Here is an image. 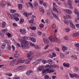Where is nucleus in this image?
Segmentation results:
<instances>
[{
  "instance_id": "1",
  "label": "nucleus",
  "mask_w": 79,
  "mask_h": 79,
  "mask_svg": "<svg viewBox=\"0 0 79 79\" xmlns=\"http://www.w3.org/2000/svg\"><path fill=\"white\" fill-rule=\"evenodd\" d=\"M27 37L26 36L23 38V40L21 42V45L23 49H26V48H29L30 47L29 42L27 41Z\"/></svg>"
},
{
  "instance_id": "2",
  "label": "nucleus",
  "mask_w": 79,
  "mask_h": 79,
  "mask_svg": "<svg viewBox=\"0 0 79 79\" xmlns=\"http://www.w3.org/2000/svg\"><path fill=\"white\" fill-rule=\"evenodd\" d=\"M49 39L50 41V42H57L58 41V40L56 38V37L55 38H49Z\"/></svg>"
},
{
  "instance_id": "3",
  "label": "nucleus",
  "mask_w": 79,
  "mask_h": 79,
  "mask_svg": "<svg viewBox=\"0 0 79 79\" xmlns=\"http://www.w3.org/2000/svg\"><path fill=\"white\" fill-rule=\"evenodd\" d=\"M69 76L72 78L74 77H75L76 78H78V75L76 73L74 74H72L71 73H69Z\"/></svg>"
},
{
  "instance_id": "4",
  "label": "nucleus",
  "mask_w": 79,
  "mask_h": 79,
  "mask_svg": "<svg viewBox=\"0 0 79 79\" xmlns=\"http://www.w3.org/2000/svg\"><path fill=\"white\" fill-rule=\"evenodd\" d=\"M34 54L32 52H30L29 53L27 54V57L29 58V57H31V56H34Z\"/></svg>"
},
{
  "instance_id": "5",
  "label": "nucleus",
  "mask_w": 79,
  "mask_h": 79,
  "mask_svg": "<svg viewBox=\"0 0 79 79\" xmlns=\"http://www.w3.org/2000/svg\"><path fill=\"white\" fill-rule=\"evenodd\" d=\"M69 23H70V25L72 28H73V29H75V26L73 24V22H72V20H70L69 21Z\"/></svg>"
},
{
  "instance_id": "6",
  "label": "nucleus",
  "mask_w": 79,
  "mask_h": 79,
  "mask_svg": "<svg viewBox=\"0 0 79 79\" xmlns=\"http://www.w3.org/2000/svg\"><path fill=\"white\" fill-rule=\"evenodd\" d=\"M68 4L71 9H73V7H72V2L71 1L68 0Z\"/></svg>"
},
{
  "instance_id": "7",
  "label": "nucleus",
  "mask_w": 79,
  "mask_h": 79,
  "mask_svg": "<svg viewBox=\"0 0 79 79\" xmlns=\"http://www.w3.org/2000/svg\"><path fill=\"white\" fill-rule=\"evenodd\" d=\"M53 10H54V11H56V12L60 14L61 13L59 9H56V8L55 7H53Z\"/></svg>"
},
{
  "instance_id": "8",
  "label": "nucleus",
  "mask_w": 79,
  "mask_h": 79,
  "mask_svg": "<svg viewBox=\"0 0 79 79\" xmlns=\"http://www.w3.org/2000/svg\"><path fill=\"white\" fill-rule=\"evenodd\" d=\"M43 74H46L47 73H48V68H47L46 69H45L43 71Z\"/></svg>"
},
{
  "instance_id": "9",
  "label": "nucleus",
  "mask_w": 79,
  "mask_h": 79,
  "mask_svg": "<svg viewBox=\"0 0 79 79\" xmlns=\"http://www.w3.org/2000/svg\"><path fill=\"white\" fill-rule=\"evenodd\" d=\"M20 32H21V34H26V31L24 29H23V30L21 29L20 30Z\"/></svg>"
},
{
  "instance_id": "10",
  "label": "nucleus",
  "mask_w": 79,
  "mask_h": 79,
  "mask_svg": "<svg viewBox=\"0 0 79 79\" xmlns=\"http://www.w3.org/2000/svg\"><path fill=\"white\" fill-rule=\"evenodd\" d=\"M43 40L44 43L47 44H49L50 42H49V41L47 39H43Z\"/></svg>"
},
{
  "instance_id": "11",
  "label": "nucleus",
  "mask_w": 79,
  "mask_h": 79,
  "mask_svg": "<svg viewBox=\"0 0 79 79\" xmlns=\"http://www.w3.org/2000/svg\"><path fill=\"white\" fill-rule=\"evenodd\" d=\"M6 4V2H5L2 1L1 4V7H3V6H5Z\"/></svg>"
},
{
  "instance_id": "12",
  "label": "nucleus",
  "mask_w": 79,
  "mask_h": 79,
  "mask_svg": "<svg viewBox=\"0 0 79 79\" xmlns=\"http://www.w3.org/2000/svg\"><path fill=\"white\" fill-rule=\"evenodd\" d=\"M39 9H40L41 12H42L43 13H44V10L43 9V8L42 6H40L39 7Z\"/></svg>"
},
{
  "instance_id": "13",
  "label": "nucleus",
  "mask_w": 79,
  "mask_h": 79,
  "mask_svg": "<svg viewBox=\"0 0 79 79\" xmlns=\"http://www.w3.org/2000/svg\"><path fill=\"white\" fill-rule=\"evenodd\" d=\"M33 21H34V19H32L31 20H30L29 22V23L32 24H31V26H34L35 24L34 23V22H33Z\"/></svg>"
},
{
  "instance_id": "14",
  "label": "nucleus",
  "mask_w": 79,
  "mask_h": 79,
  "mask_svg": "<svg viewBox=\"0 0 79 79\" xmlns=\"http://www.w3.org/2000/svg\"><path fill=\"white\" fill-rule=\"evenodd\" d=\"M79 35V34L78 33H76L73 35V37H77Z\"/></svg>"
},
{
  "instance_id": "15",
  "label": "nucleus",
  "mask_w": 79,
  "mask_h": 79,
  "mask_svg": "<svg viewBox=\"0 0 79 79\" xmlns=\"http://www.w3.org/2000/svg\"><path fill=\"white\" fill-rule=\"evenodd\" d=\"M47 62L48 63L50 64H52L53 63V61H52V60L51 59L48 60L47 61Z\"/></svg>"
},
{
  "instance_id": "16",
  "label": "nucleus",
  "mask_w": 79,
  "mask_h": 79,
  "mask_svg": "<svg viewBox=\"0 0 79 79\" xmlns=\"http://www.w3.org/2000/svg\"><path fill=\"white\" fill-rule=\"evenodd\" d=\"M74 13L76 15H77V16H78V15H79V12L77 9H75L74 10Z\"/></svg>"
},
{
  "instance_id": "17",
  "label": "nucleus",
  "mask_w": 79,
  "mask_h": 79,
  "mask_svg": "<svg viewBox=\"0 0 79 79\" xmlns=\"http://www.w3.org/2000/svg\"><path fill=\"white\" fill-rule=\"evenodd\" d=\"M63 65L65 66V67H67V68H69V64L68 63V64H66V63H63Z\"/></svg>"
},
{
  "instance_id": "18",
  "label": "nucleus",
  "mask_w": 79,
  "mask_h": 79,
  "mask_svg": "<svg viewBox=\"0 0 79 79\" xmlns=\"http://www.w3.org/2000/svg\"><path fill=\"white\" fill-rule=\"evenodd\" d=\"M32 58H31L30 59L26 60L25 61L26 64H28V63H29V62L31 61V60H32Z\"/></svg>"
},
{
  "instance_id": "19",
  "label": "nucleus",
  "mask_w": 79,
  "mask_h": 79,
  "mask_svg": "<svg viewBox=\"0 0 79 79\" xmlns=\"http://www.w3.org/2000/svg\"><path fill=\"white\" fill-rule=\"evenodd\" d=\"M48 70L49 73H53V72H54L55 71L54 70H51V69H50V68H48Z\"/></svg>"
},
{
  "instance_id": "20",
  "label": "nucleus",
  "mask_w": 79,
  "mask_h": 79,
  "mask_svg": "<svg viewBox=\"0 0 79 79\" xmlns=\"http://www.w3.org/2000/svg\"><path fill=\"white\" fill-rule=\"evenodd\" d=\"M29 29H32V30H36V29L37 28H36V27L35 26V27H29Z\"/></svg>"
},
{
  "instance_id": "21",
  "label": "nucleus",
  "mask_w": 79,
  "mask_h": 79,
  "mask_svg": "<svg viewBox=\"0 0 79 79\" xmlns=\"http://www.w3.org/2000/svg\"><path fill=\"white\" fill-rule=\"evenodd\" d=\"M38 68H39V70L40 71H41L44 69V67L43 66L42 67L40 66Z\"/></svg>"
},
{
  "instance_id": "22",
  "label": "nucleus",
  "mask_w": 79,
  "mask_h": 79,
  "mask_svg": "<svg viewBox=\"0 0 79 79\" xmlns=\"http://www.w3.org/2000/svg\"><path fill=\"white\" fill-rule=\"evenodd\" d=\"M65 11H66L67 13H68L69 14H71V13H72V11H71V10L69 9H66L65 10Z\"/></svg>"
},
{
  "instance_id": "23",
  "label": "nucleus",
  "mask_w": 79,
  "mask_h": 79,
  "mask_svg": "<svg viewBox=\"0 0 79 79\" xmlns=\"http://www.w3.org/2000/svg\"><path fill=\"white\" fill-rule=\"evenodd\" d=\"M32 73V71L29 70L26 73V74L28 76L29 75V74H30V73Z\"/></svg>"
},
{
  "instance_id": "24",
  "label": "nucleus",
  "mask_w": 79,
  "mask_h": 79,
  "mask_svg": "<svg viewBox=\"0 0 79 79\" xmlns=\"http://www.w3.org/2000/svg\"><path fill=\"white\" fill-rule=\"evenodd\" d=\"M62 49L64 51H65L68 49V48H67V47H65L64 46L62 47Z\"/></svg>"
},
{
  "instance_id": "25",
  "label": "nucleus",
  "mask_w": 79,
  "mask_h": 79,
  "mask_svg": "<svg viewBox=\"0 0 79 79\" xmlns=\"http://www.w3.org/2000/svg\"><path fill=\"white\" fill-rule=\"evenodd\" d=\"M31 41L33 42H35L36 41V40L34 38V37H32L31 39Z\"/></svg>"
},
{
  "instance_id": "26",
  "label": "nucleus",
  "mask_w": 79,
  "mask_h": 79,
  "mask_svg": "<svg viewBox=\"0 0 79 79\" xmlns=\"http://www.w3.org/2000/svg\"><path fill=\"white\" fill-rule=\"evenodd\" d=\"M42 61V60L40 59H39L37 60H36L35 62L36 63V64H38L39 63V62H40Z\"/></svg>"
},
{
  "instance_id": "27",
  "label": "nucleus",
  "mask_w": 79,
  "mask_h": 79,
  "mask_svg": "<svg viewBox=\"0 0 79 79\" xmlns=\"http://www.w3.org/2000/svg\"><path fill=\"white\" fill-rule=\"evenodd\" d=\"M6 25V23L5 22H3L2 24V27H5Z\"/></svg>"
},
{
  "instance_id": "28",
  "label": "nucleus",
  "mask_w": 79,
  "mask_h": 79,
  "mask_svg": "<svg viewBox=\"0 0 79 79\" xmlns=\"http://www.w3.org/2000/svg\"><path fill=\"white\" fill-rule=\"evenodd\" d=\"M22 6H23L22 4H19L18 5V8L19 10H21L22 9Z\"/></svg>"
},
{
  "instance_id": "29",
  "label": "nucleus",
  "mask_w": 79,
  "mask_h": 79,
  "mask_svg": "<svg viewBox=\"0 0 79 79\" xmlns=\"http://www.w3.org/2000/svg\"><path fill=\"white\" fill-rule=\"evenodd\" d=\"M71 57L72 58H73L74 59V60H77V56H73V55H72Z\"/></svg>"
},
{
  "instance_id": "30",
  "label": "nucleus",
  "mask_w": 79,
  "mask_h": 79,
  "mask_svg": "<svg viewBox=\"0 0 79 79\" xmlns=\"http://www.w3.org/2000/svg\"><path fill=\"white\" fill-rule=\"evenodd\" d=\"M16 11V10H13L12 9H11L10 10V13H15Z\"/></svg>"
},
{
  "instance_id": "31",
  "label": "nucleus",
  "mask_w": 79,
  "mask_h": 79,
  "mask_svg": "<svg viewBox=\"0 0 79 79\" xmlns=\"http://www.w3.org/2000/svg\"><path fill=\"white\" fill-rule=\"evenodd\" d=\"M6 31H7V28L5 29L4 30H2V33H5L6 32Z\"/></svg>"
},
{
  "instance_id": "32",
  "label": "nucleus",
  "mask_w": 79,
  "mask_h": 79,
  "mask_svg": "<svg viewBox=\"0 0 79 79\" xmlns=\"http://www.w3.org/2000/svg\"><path fill=\"white\" fill-rule=\"evenodd\" d=\"M38 6V4L37 2H35L34 3V6L35 8H36Z\"/></svg>"
},
{
  "instance_id": "33",
  "label": "nucleus",
  "mask_w": 79,
  "mask_h": 79,
  "mask_svg": "<svg viewBox=\"0 0 79 79\" xmlns=\"http://www.w3.org/2000/svg\"><path fill=\"white\" fill-rule=\"evenodd\" d=\"M15 64V62H14V61H12L10 63V65L11 66H13Z\"/></svg>"
},
{
  "instance_id": "34",
  "label": "nucleus",
  "mask_w": 79,
  "mask_h": 79,
  "mask_svg": "<svg viewBox=\"0 0 79 79\" xmlns=\"http://www.w3.org/2000/svg\"><path fill=\"white\" fill-rule=\"evenodd\" d=\"M14 19L15 21H19V18L17 17H15Z\"/></svg>"
},
{
  "instance_id": "35",
  "label": "nucleus",
  "mask_w": 79,
  "mask_h": 79,
  "mask_svg": "<svg viewBox=\"0 0 79 79\" xmlns=\"http://www.w3.org/2000/svg\"><path fill=\"white\" fill-rule=\"evenodd\" d=\"M65 29L66 32H69L70 31V29L69 28H66Z\"/></svg>"
},
{
  "instance_id": "36",
  "label": "nucleus",
  "mask_w": 79,
  "mask_h": 79,
  "mask_svg": "<svg viewBox=\"0 0 79 79\" xmlns=\"http://www.w3.org/2000/svg\"><path fill=\"white\" fill-rule=\"evenodd\" d=\"M5 45H6V44L5 43H3L2 45V48L3 49L4 48H5Z\"/></svg>"
},
{
  "instance_id": "37",
  "label": "nucleus",
  "mask_w": 79,
  "mask_h": 79,
  "mask_svg": "<svg viewBox=\"0 0 79 79\" xmlns=\"http://www.w3.org/2000/svg\"><path fill=\"white\" fill-rule=\"evenodd\" d=\"M19 56V54H16L14 56L15 58H17V57H18Z\"/></svg>"
},
{
  "instance_id": "38",
  "label": "nucleus",
  "mask_w": 79,
  "mask_h": 79,
  "mask_svg": "<svg viewBox=\"0 0 79 79\" xmlns=\"http://www.w3.org/2000/svg\"><path fill=\"white\" fill-rule=\"evenodd\" d=\"M35 48H36V49H39V47L37 45H35Z\"/></svg>"
},
{
  "instance_id": "39",
  "label": "nucleus",
  "mask_w": 79,
  "mask_h": 79,
  "mask_svg": "<svg viewBox=\"0 0 79 79\" xmlns=\"http://www.w3.org/2000/svg\"><path fill=\"white\" fill-rule=\"evenodd\" d=\"M29 5H30V6H31V8H33V6L32 5V3H31V2H29L28 3Z\"/></svg>"
},
{
  "instance_id": "40",
  "label": "nucleus",
  "mask_w": 79,
  "mask_h": 79,
  "mask_svg": "<svg viewBox=\"0 0 79 79\" xmlns=\"http://www.w3.org/2000/svg\"><path fill=\"white\" fill-rule=\"evenodd\" d=\"M23 69V67H22L21 66L18 67L17 68V69H19V70L21 69Z\"/></svg>"
},
{
  "instance_id": "41",
  "label": "nucleus",
  "mask_w": 79,
  "mask_h": 79,
  "mask_svg": "<svg viewBox=\"0 0 79 79\" xmlns=\"http://www.w3.org/2000/svg\"><path fill=\"white\" fill-rule=\"evenodd\" d=\"M64 22L66 24H69V21L68 20H65Z\"/></svg>"
},
{
  "instance_id": "42",
  "label": "nucleus",
  "mask_w": 79,
  "mask_h": 79,
  "mask_svg": "<svg viewBox=\"0 0 79 79\" xmlns=\"http://www.w3.org/2000/svg\"><path fill=\"white\" fill-rule=\"evenodd\" d=\"M44 26V24H40L39 25V26L41 28H42V27H43Z\"/></svg>"
},
{
  "instance_id": "43",
  "label": "nucleus",
  "mask_w": 79,
  "mask_h": 79,
  "mask_svg": "<svg viewBox=\"0 0 79 79\" xmlns=\"http://www.w3.org/2000/svg\"><path fill=\"white\" fill-rule=\"evenodd\" d=\"M77 18H78V19H76L75 20V22H77V21L79 20V15L77 16Z\"/></svg>"
},
{
  "instance_id": "44",
  "label": "nucleus",
  "mask_w": 79,
  "mask_h": 79,
  "mask_svg": "<svg viewBox=\"0 0 79 79\" xmlns=\"http://www.w3.org/2000/svg\"><path fill=\"white\" fill-rule=\"evenodd\" d=\"M44 77L45 79H50V78H49V77L47 75H46L45 76H44Z\"/></svg>"
},
{
  "instance_id": "45",
  "label": "nucleus",
  "mask_w": 79,
  "mask_h": 79,
  "mask_svg": "<svg viewBox=\"0 0 79 79\" xmlns=\"http://www.w3.org/2000/svg\"><path fill=\"white\" fill-rule=\"evenodd\" d=\"M47 60H42L43 63H44V64H45L46 63H47Z\"/></svg>"
},
{
  "instance_id": "46",
  "label": "nucleus",
  "mask_w": 79,
  "mask_h": 79,
  "mask_svg": "<svg viewBox=\"0 0 79 79\" xmlns=\"http://www.w3.org/2000/svg\"><path fill=\"white\" fill-rule=\"evenodd\" d=\"M74 70H75V72H76V71L77 72L78 71V68L77 67H76L74 68Z\"/></svg>"
},
{
  "instance_id": "47",
  "label": "nucleus",
  "mask_w": 79,
  "mask_h": 79,
  "mask_svg": "<svg viewBox=\"0 0 79 79\" xmlns=\"http://www.w3.org/2000/svg\"><path fill=\"white\" fill-rule=\"evenodd\" d=\"M60 56L62 58H64V56L62 53L60 54Z\"/></svg>"
},
{
  "instance_id": "48",
  "label": "nucleus",
  "mask_w": 79,
  "mask_h": 79,
  "mask_svg": "<svg viewBox=\"0 0 79 79\" xmlns=\"http://www.w3.org/2000/svg\"><path fill=\"white\" fill-rule=\"evenodd\" d=\"M52 54L53 57H55L56 56V54H55V53L53 52Z\"/></svg>"
},
{
  "instance_id": "49",
  "label": "nucleus",
  "mask_w": 79,
  "mask_h": 79,
  "mask_svg": "<svg viewBox=\"0 0 79 79\" xmlns=\"http://www.w3.org/2000/svg\"><path fill=\"white\" fill-rule=\"evenodd\" d=\"M20 23H23L24 22V19H21L20 21Z\"/></svg>"
},
{
  "instance_id": "50",
  "label": "nucleus",
  "mask_w": 79,
  "mask_h": 79,
  "mask_svg": "<svg viewBox=\"0 0 79 79\" xmlns=\"http://www.w3.org/2000/svg\"><path fill=\"white\" fill-rule=\"evenodd\" d=\"M53 5L54 8H56L57 6L56 5V4L55 3V2L53 3Z\"/></svg>"
},
{
  "instance_id": "51",
  "label": "nucleus",
  "mask_w": 79,
  "mask_h": 79,
  "mask_svg": "<svg viewBox=\"0 0 79 79\" xmlns=\"http://www.w3.org/2000/svg\"><path fill=\"white\" fill-rule=\"evenodd\" d=\"M55 27H56V26H55V25H54V24L52 25V29H55Z\"/></svg>"
},
{
  "instance_id": "52",
  "label": "nucleus",
  "mask_w": 79,
  "mask_h": 79,
  "mask_svg": "<svg viewBox=\"0 0 79 79\" xmlns=\"http://www.w3.org/2000/svg\"><path fill=\"white\" fill-rule=\"evenodd\" d=\"M71 15H67V18L68 19H69V18H71Z\"/></svg>"
},
{
  "instance_id": "53",
  "label": "nucleus",
  "mask_w": 79,
  "mask_h": 79,
  "mask_svg": "<svg viewBox=\"0 0 79 79\" xmlns=\"http://www.w3.org/2000/svg\"><path fill=\"white\" fill-rule=\"evenodd\" d=\"M53 16L54 17V18H56V19H58V17H57V16H56V15L55 14Z\"/></svg>"
},
{
  "instance_id": "54",
  "label": "nucleus",
  "mask_w": 79,
  "mask_h": 79,
  "mask_svg": "<svg viewBox=\"0 0 79 79\" xmlns=\"http://www.w3.org/2000/svg\"><path fill=\"white\" fill-rule=\"evenodd\" d=\"M49 56L50 58H52L53 57L52 54H49Z\"/></svg>"
},
{
  "instance_id": "55",
  "label": "nucleus",
  "mask_w": 79,
  "mask_h": 79,
  "mask_svg": "<svg viewBox=\"0 0 79 79\" xmlns=\"http://www.w3.org/2000/svg\"><path fill=\"white\" fill-rule=\"evenodd\" d=\"M5 43H6L7 44V45H9V43H8V40H5L4 41Z\"/></svg>"
},
{
  "instance_id": "56",
  "label": "nucleus",
  "mask_w": 79,
  "mask_h": 79,
  "mask_svg": "<svg viewBox=\"0 0 79 79\" xmlns=\"http://www.w3.org/2000/svg\"><path fill=\"white\" fill-rule=\"evenodd\" d=\"M49 47V45H47L44 48V49H45V50H46V49H47V48H48V47Z\"/></svg>"
},
{
  "instance_id": "57",
  "label": "nucleus",
  "mask_w": 79,
  "mask_h": 79,
  "mask_svg": "<svg viewBox=\"0 0 79 79\" xmlns=\"http://www.w3.org/2000/svg\"><path fill=\"white\" fill-rule=\"evenodd\" d=\"M17 47H21V45H20V44H19V43H17Z\"/></svg>"
},
{
  "instance_id": "58",
  "label": "nucleus",
  "mask_w": 79,
  "mask_h": 79,
  "mask_svg": "<svg viewBox=\"0 0 79 79\" xmlns=\"http://www.w3.org/2000/svg\"><path fill=\"white\" fill-rule=\"evenodd\" d=\"M55 50H57V51H58V52H60V49L58 48H55Z\"/></svg>"
},
{
  "instance_id": "59",
  "label": "nucleus",
  "mask_w": 79,
  "mask_h": 79,
  "mask_svg": "<svg viewBox=\"0 0 79 79\" xmlns=\"http://www.w3.org/2000/svg\"><path fill=\"white\" fill-rule=\"evenodd\" d=\"M38 35H40L42 34V33H41L40 31H39L38 32Z\"/></svg>"
},
{
  "instance_id": "60",
  "label": "nucleus",
  "mask_w": 79,
  "mask_h": 79,
  "mask_svg": "<svg viewBox=\"0 0 79 79\" xmlns=\"http://www.w3.org/2000/svg\"><path fill=\"white\" fill-rule=\"evenodd\" d=\"M76 26L77 27V28H79V24H76Z\"/></svg>"
},
{
  "instance_id": "61",
  "label": "nucleus",
  "mask_w": 79,
  "mask_h": 79,
  "mask_svg": "<svg viewBox=\"0 0 79 79\" xmlns=\"http://www.w3.org/2000/svg\"><path fill=\"white\" fill-rule=\"evenodd\" d=\"M13 26H16V27H17V26H18V25H16V23H13Z\"/></svg>"
},
{
  "instance_id": "62",
  "label": "nucleus",
  "mask_w": 79,
  "mask_h": 79,
  "mask_svg": "<svg viewBox=\"0 0 79 79\" xmlns=\"http://www.w3.org/2000/svg\"><path fill=\"white\" fill-rule=\"evenodd\" d=\"M64 38L65 40H68V36H65Z\"/></svg>"
},
{
  "instance_id": "63",
  "label": "nucleus",
  "mask_w": 79,
  "mask_h": 79,
  "mask_svg": "<svg viewBox=\"0 0 79 79\" xmlns=\"http://www.w3.org/2000/svg\"><path fill=\"white\" fill-rule=\"evenodd\" d=\"M43 3V1H41V0H40V5H42V4Z\"/></svg>"
},
{
  "instance_id": "64",
  "label": "nucleus",
  "mask_w": 79,
  "mask_h": 79,
  "mask_svg": "<svg viewBox=\"0 0 79 79\" xmlns=\"http://www.w3.org/2000/svg\"><path fill=\"white\" fill-rule=\"evenodd\" d=\"M75 47H79V44H76L75 45Z\"/></svg>"
}]
</instances>
